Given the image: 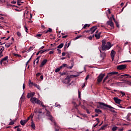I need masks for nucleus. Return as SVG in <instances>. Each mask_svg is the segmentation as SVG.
I'll return each mask as SVG.
<instances>
[{"mask_svg":"<svg viewBox=\"0 0 131 131\" xmlns=\"http://www.w3.org/2000/svg\"><path fill=\"white\" fill-rule=\"evenodd\" d=\"M102 43L101 48L102 51H107V50H110L112 47L110 42H107L106 45V40H102Z\"/></svg>","mask_w":131,"mask_h":131,"instance_id":"1","label":"nucleus"},{"mask_svg":"<svg viewBox=\"0 0 131 131\" xmlns=\"http://www.w3.org/2000/svg\"><path fill=\"white\" fill-rule=\"evenodd\" d=\"M71 65H72V66L69 67L68 64L63 63L60 67L56 69L55 70V72H56V73L59 72V71H60V70H61V69H62V68H65L66 67L68 68V69H72V68H73L74 64H73V63H72Z\"/></svg>","mask_w":131,"mask_h":131,"instance_id":"2","label":"nucleus"},{"mask_svg":"<svg viewBox=\"0 0 131 131\" xmlns=\"http://www.w3.org/2000/svg\"><path fill=\"white\" fill-rule=\"evenodd\" d=\"M79 75H72L70 76H67V77L64 80V83H69L70 82L71 80L70 78H74V77H77Z\"/></svg>","mask_w":131,"mask_h":131,"instance_id":"3","label":"nucleus"},{"mask_svg":"<svg viewBox=\"0 0 131 131\" xmlns=\"http://www.w3.org/2000/svg\"><path fill=\"white\" fill-rule=\"evenodd\" d=\"M30 101L33 104H38V105H40V100L37 99L36 97H31Z\"/></svg>","mask_w":131,"mask_h":131,"instance_id":"4","label":"nucleus"},{"mask_svg":"<svg viewBox=\"0 0 131 131\" xmlns=\"http://www.w3.org/2000/svg\"><path fill=\"white\" fill-rule=\"evenodd\" d=\"M98 105H97V108H98L99 109H104V107H106V104H105L103 102H98Z\"/></svg>","mask_w":131,"mask_h":131,"instance_id":"5","label":"nucleus"},{"mask_svg":"<svg viewBox=\"0 0 131 131\" xmlns=\"http://www.w3.org/2000/svg\"><path fill=\"white\" fill-rule=\"evenodd\" d=\"M127 66L126 64L119 65L117 66V69H118V70H124V69L126 68Z\"/></svg>","mask_w":131,"mask_h":131,"instance_id":"6","label":"nucleus"},{"mask_svg":"<svg viewBox=\"0 0 131 131\" xmlns=\"http://www.w3.org/2000/svg\"><path fill=\"white\" fill-rule=\"evenodd\" d=\"M46 115L48 116V117H49V119L51 120V121H52V122H54V117H53V116L51 115L50 111H47Z\"/></svg>","mask_w":131,"mask_h":131,"instance_id":"7","label":"nucleus"},{"mask_svg":"<svg viewBox=\"0 0 131 131\" xmlns=\"http://www.w3.org/2000/svg\"><path fill=\"white\" fill-rule=\"evenodd\" d=\"M105 76V74H100L97 79L98 82H101L102 80H103V78H104V77Z\"/></svg>","mask_w":131,"mask_h":131,"instance_id":"8","label":"nucleus"},{"mask_svg":"<svg viewBox=\"0 0 131 131\" xmlns=\"http://www.w3.org/2000/svg\"><path fill=\"white\" fill-rule=\"evenodd\" d=\"M105 107H106L107 108H109L108 110L111 111V112H112L113 113H116V111L114 110V107L111 106V105L106 104V106Z\"/></svg>","mask_w":131,"mask_h":131,"instance_id":"9","label":"nucleus"},{"mask_svg":"<svg viewBox=\"0 0 131 131\" xmlns=\"http://www.w3.org/2000/svg\"><path fill=\"white\" fill-rule=\"evenodd\" d=\"M114 101H115V102L116 104H120L121 103V99H120L118 98V97H114Z\"/></svg>","mask_w":131,"mask_h":131,"instance_id":"10","label":"nucleus"},{"mask_svg":"<svg viewBox=\"0 0 131 131\" xmlns=\"http://www.w3.org/2000/svg\"><path fill=\"white\" fill-rule=\"evenodd\" d=\"M106 25H110L112 28H114V24L112 20L107 21L106 23Z\"/></svg>","mask_w":131,"mask_h":131,"instance_id":"11","label":"nucleus"},{"mask_svg":"<svg viewBox=\"0 0 131 131\" xmlns=\"http://www.w3.org/2000/svg\"><path fill=\"white\" fill-rule=\"evenodd\" d=\"M48 62V60L45 59L44 60H43V61L41 62V64L39 66V67H40L41 68L43 67V66H45V65H46V64H47V63Z\"/></svg>","mask_w":131,"mask_h":131,"instance_id":"12","label":"nucleus"},{"mask_svg":"<svg viewBox=\"0 0 131 131\" xmlns=\"http://www.w3.org/2000/svg\"><path fill=\"white\" fill-rule=\"evenodd\" d=\"M96 30H97V26L92 27L91 28H90V31H91L90 34H93V33H94Z\"/></svg>","mask_w":131,"mask_h":131,"instance_id":"13","label":"nucleus"},{"mask_svg":"<svg viewBox=\"0 0 131 131\" xmlns=\"http://www.w3.org/2000/svg\"><path fill=\"white\" fill-rule=\"evenodd\" d=\"M120 77L121 78H131V76L129 75V74H124V75H120Z\"/></svg>","mask_w":131,"mask_h":131,"instance_id":"14","label":"nucleus"},{"mask_svg":"<svg viewBox=\"0 0 131 131\" xmlns=\"http://www.w3.org/2000/svg\"><path fill=\"white\" fill-rule=\"evenodd\" d=\"M115 74H118V72H111L107 73V77H110V76H113V75H115Z\"/></svg>","mask_w":131,"mask_h":131,"instance_id":"15","label":"nucleus"},{"mask_svg":"<svg viewBox=\"0 0 131 131\" xmlns=\"http://www.w3.org/2000/svg\"><path fill=\"white\" fill-rule=\"evenodd\" d=\"M116 54V52L114 50H112L111 53V56L112 57V60H114Z\"/></svg>","mask_w":131,"mask_h":131,"instance_id":"16","label":"nucleus"},{"mask_svg":"<svg viewBox=\"0 0 131 131\" xmlns=\"http://www.w3.org/2000/svg\"><path fill=\"white\" fill-rule=\"evenodd\" d=\"M0 48H2L0 49V58H2L4 55L3 54V52H4V50H5V48L2 46H0Z\"/></svg>","mask_w":131,"mask_h":131,"instance_id":"17","label":"nucleus"},{"mask_svg":"<svg viewBox=\"0 0 131 131\" xmlns=\"http://www.w3.org/2000/svg\"><path fill=\"white\" fill-rule=\"evenodd\" d=\"M8 59H9V56H6L4 58H3L0 61L1 65H3V62H5V61H7Z\"/></svg>","mask_w":131,"mask_h":131,"instance_id":"18","label":"nucleus"},{"mask_svg":"<svg viewBox=\"0 0 131 131\" xmlns=\"http://www.w3.org/2000/svg\"><path fill=\"white\" fill-rule=\"evenodd\" d=\"M20 123L21 125L24 126L27 123V120H21Z\"/></svg>","mask_w":131,"mask_h":131,"instance_id":"19","label":"nucleus"},{"mask_svg":"<svg viewBox=\"0 0 131 131\" xmlns=\"http://www.w3.org/2000/svg\"><path fill=\"white\" fill-rule=\"evenodd\" d=\"M100 52L101 53V54H100L101 58H102V59H104V58H105V57H106V53H102V51H101V50H100Z\"/></svg>","mask_w":131,"mask_h":131,"instance_id":"20","label":"nucleus"},{"mask_svg":"<svg viewBox=\"0 0 131 131\" xmlns=\"http://www.w3.org/2000/svg\"><path fill=\"white\" fill-rule=\"evenodd\" d=\"M113 20L115 21V23L118 28H119V24L115 20V18H114V16H112Z\"/></svg>","mask_w":131,"mask_h":131,"instance_id":"21","label":"nucleus"},{"mask_svg":"<svg viewBox=\"0 0 131 131\" xmlns=\"http://www.w3.org/2000/svg\"><path fill=\"white\" fill-rule=\"evenodd\" d=\"M49 51H50V50H41L40 51H39L40 54L41 55V54H43V53L46 52H49Z\"/></svg>","mask_w":131,"mask_h":131,"instance_id":"22","label":"nucleus"},{"mask_svg":"<svg viewBox=\"0 0 131 131\" xmlns=\"http://www.w3.org/2000/svg\"><path fill=\"white\" fill-rule=\"evenodd\" d=\"M95 112L96 113H97L98 114H101V113H102V111H101V110L98 108H96L95 110Z\"/></svg>","mask_w":131,"mask_h":131,"instance_id":"23","label":"nucleus"},{"mask_svg":"<svg viewBox=\"0 0 131 131\" xmlns=\"http://www.w3.org/2000/svg\"><path fill=\"white\" fill-rule=\"evenodd\" d=\"M96 121H97V123H96L95 125H93V127H96V126H98V125L99 124V123H100V120L99 119V118H96Z\"/></svg>","mask_w":131,"mask_h":131,"instance_id":"24","label":"nucleus"},{"mask_svg":"<svg viewBox=\"0 0 131 131\" xmlns=\"http://www.w3.org/2000/svg\"><path fill=\"white\" fill-rule=\"evenodd\" d=\"M107 126V125H104L103 126H102L99 129L98 131H100V130H103L104 129H105V127H106Z\"/></svg>","mask_w":131,"mask_h":131,"instance_id":"25","label":"nucleus"},{"mask_svg":"<svg viewBox=\"0 0 131 131\" xmlns=\"http://www.w3.org/2000/svg\"><path fill=\"white\" fill-rule=\"evenodd\" d=\"M34 86H35V88H37L38 89V90H40V86H39V85H37V84L34 83L33 85Z\"/></svg>","mask_w":131,"mask_h":131,"instance_id":"26","label":"nucleus"},{"mask_svg":"<svg viewBox=\"0 0 131 131\" xmlns=\"http://www.w3.org/2000/svg\"><path fill=\"white\" fill-rule=\"evenodd\" d=\"M52 31H53V30H52L51 28H49V30H48L47 31H44V33L45 34H47V33H49V32H52Z\"/></svg>","mask_w":131,"mask_h":131,"instance_id":"27","label":"nucleus"},{"mask_svg":"<svg viewBox=\"0 0 131 131\" xmlns=\"http://www.w3.org/2000/svg\"><path fill=\"white\" fill-rule=\"evenodd\" d=\"M126 118H127V120H128V121H130V114H128L126 116Z\"/></svg>","mask_w":131,"mask_h":131,"instance_id":"28","label":"nucleus"},{"mask_svg":"<svg viewBox=\"0 0 131 131\" xmlns=\"http://www.w3.org/2000/svg\"><path fill=\"white\" fill-rule=\"evenodd\" d=\"M64 47V43H61L58 46H57V48L58 49H62Z\"/></svg>","mask_w":131,"mask_h":131,"instance_id":"29","label":"nucleus"},{"mask_svg":"<svg viewBox=\"0 0 131 131\" xmlns=\"http://www.w3.org/2000/svg\"><path fill=\"white\" fill-rule=\"evenodd\" d=\"M31 126L32 128H33V129H35V124H34V123L32 122Z\"/></svg>","mask_w":131,"mask_h":131,"instance_id":"30","label":"nucleus"},{"mask_svg":"<svg viewBox=\"0 0 131 131\" xmlns=\"http://www.w3.org/2000/svg\"><path fill=\"white\" fill-rule=\"evenodd\" d=\"M86 27H90V25L89 24L84 25L83 27L82 28V29H86Z\"/></svg>","mask_w":131,"mask_h":131,"instance_id":"31","label":"nucleus"},{"mask_svg":"<svg viewBox=\"0 0 131 131\" xmlns=\"http://www.w3.org/2000/svg\"><path fill=\"white\" fill-rule=\"evenodd\" d=\"M94 36L96 37V38H97V39H99V38H100V36H100V35L99 34H96L95 35H94Z\"/></svg>","mask_w":131,"mask_h":131,"instance_id":"32","label":"nucleus"},{"mask_svg":"<svg viewBox=\"0 0 131 131\" xmlns=\"http://www.w3.org/2000/svg\"><path fill=\"white\" fill-rule=\"evenodd\" d=\"M73 104H74V107H75V109H76V110H77V109H78L77 108V107H78L79 105H77V104H76V103H75V102H73Z\"/></svg>","mask_w":131,"mask_h":131,"instance_id":"33","label":"nucleus"},{"mask_svg":"<svg viewBox=\"0 0 131 131\" xmlns=\"http://www.w3.org/2000/svg\"><path fill=\"white\" fill-rule=\"evenodd\" d=\"M117 128H118V127L117 126H114V127H113L112 130L113 131H116V130H117Z\"/></svg>","mask_w":131,"mask_h":131,"instance_id":"34","label":"nucleus"},{"mask_svg":"<svg viewBox=\"0 0 131 131\" xmlns=\"http://www.w3.org/2000/svg\"><path fill=\"white\" fill-rule=\"evenodd\" d=\"M54 124L55 126V131H59V128H56V127L57 126V123L56 122H54Z\"/></svg>","mask_w":131,"mask_h":131,"instance_id":"35","label":"nucleus"},{"mask_svg":"<svg viewBox=\"0 0 131 131\" xmlns=\"http://www.w3.org/2000/svg\"><path fill=\"white\" fill-rule=\"evenodd\" d=\"M13 56L15 57H18L19 58H21V55L16 54V53H13Z\"/></svg>","mask_w":131,"mask_h":131,"instance_id":"36","label":"nucleus"},{"mask_svg":"<svg viewBox=\"0 0 131 131\" xmlns=\"http://www.w3.org/2000/svg\"><path fill=\"white\" fill-rule=\"evenodd\" d=\"M40 105L43 107V108H46V105H43V102L42 101H40Z\"/></svg>","mask_w":131,"mask_h":131,"instance_id":"37","label":"nucleus"},{"mask_svg":"<svg viewBox=\"0 0 131 131\" xmlns=\"http://www.w3.org/2000/svg\"><path fill=\"white\" fill-rule=\"evenodd\" d=\"M80 37H82V35H79L75 37V40H76V39H78V38H80Z\"/></svg>","mask_w":131,"mask_h":131,"instance_id":"38","label":"nucleus"},{"mask_svg":"<svg viewBox=\"0 0 131 131\" xmlns=\"http://www.w3.org/2000/svg\"><path fill=\"white\" fill-rule=\"evenodd\" d=\"M31 94H30V93H28V95L27 96V97L28 98V99H30V98H31Z\"/></svg>","mask_w":131,"mask_h":131,"instance_id":"39","label":"nucleus"},{"mask_svg":"<svg viewBox=\"0 0 131 131\" xmlns=\"http://www.w3.org/2000/svg\"><path fill=\"white\" fill-rule=\"evenodd\" d=\"M17 35L18 36V37H21V33H20V32H17Z\"/></svg>","mask_w":131,"mask_h":131,"instance_id":"40","label":"nucleus"},{"mask_svg":"<svg viewBox=\"0 0 131 131\" xmlns=\"http://www.w3.org/2000/svg\"><path fill=\"white\" fill-rule=\"evenodd\" d=\"M32 58V56H31V58L29 59V60L27 62L26 66H27V65H28V64H29V62H30V60H31Z\"/></svg>","mask_w":131,"mask_h":131,"instance_id":"41","label":"nucleus"},{"mask_svg":"<svg viewBox=\"0 0 131 131\" xmlns=\"http://www.w3.org/2000/svg\"><path fill=\"white\" fill-rule=\"evenodd\" d=\"M30 94H31V96L32 97H34V95H35V93H34V92H31V93H30Z\"/></svg>","mask_w":131,"mask_h":131,"instance_id":"42","label":"nucleus"},{"mask_svg":"<svg viewBox=\"0 0 131 131\" xmlns=\"http://www.w3.org/2000/svg\"><path fill=\"white\" fill-rule=\"evenodd\" d=\"M120 94H121L122 96H125V93L122 91H119Z\"/></svg>","mask_w":131,"mask_h":131,"instance_id":"43","label":"nucleus"},{"mask_svg":"<svg viewBox=\"0 0 131 131\" xmlns=\"http://www.w3.org/2000/svg\"><path fill=\"white\" fill-rule=\"evenodd\" d=\"M84 32H86V33H89V34H91V29H90V30H87V31H84Z\"/></svg>","mask_w":131,"mask_h":131,"instance_id":"44","label":"nucleus"},{"mask_svg":"<svg viewBox=\"0 0 131 131\" xmlns=\"http://www.w3.org/2000/svg\"><path fill=\"white\" fill-rule=\"evenodd\" d=\"M12 42L10 43V44H6V47H7V48H10V47H11V45H12Z\"/></svg>","mask_w":131,"mask_h":131,"instance_id":"45","label":"nucleus"},{"mask_svg":"<svg viewBox=\"0 0 131 131\" xmlns=\"http://www.w3.org/2000/svg\"><path fill=\"white\" fill-rule=\"evenodd\" d=\"M107 79H108V77L106 76V77H105L104 79H103V82H105Z\"/></svg>","mask_w":131,"mask_h":131,"instance_id":"46","label":"nucleus"},{"mask_svg":"<svg viewBox=\"0 0 131 131\" xmlns=\"http://www.w3.org/2000/svg\"><path fill=\"white\" fill-rule=\"evenodd\" d=\"M15 123H14V122H13L12 121H11V122H10L9 125H13Z\"/></svg>","mask_w":131,"mask_h":131,"instance_id":"47","label":"nucleus"},{"mask_svg":"<svg viewBox=\"0 0 131 131\" xmlns=\"http://www.w3.org/2000/svg\"><path fill=\"white\" fill-rule=\"evenodd\" d=\"M81 108H82V109H84V110H86L88 108H86V107H85L84 105H81Z\"/></svg>","mask_w":131,"mask_h":131,"instance_id":"48","label":"nucleus"},{"mask_svg":"<svg viewBox=\"0 0 131 131\" xmlns=\"http://www.w3.org/2000/svg\"><path fill=\"white\" fill-rule=\"evenodd\" d=\"M59 74H60V75H66V73H65V72L62 73V72H60L59 73Z\"/></svg>","mask_w":131,"mask_h":131,"instance_id":"49","label":"nucleus"},{"mask_svg":"<svg viewBox=\"0 0 131 131\" xmlns=\"http://www.w3.org/2000/svg\"><path fill=\"white\" fill-rule=\"evenodd\" d=\"M29 84H32V85H33V84H34V83L31 82V81L30 80H29Z\"/></svg>","mask_w":131,"mask_h":131,"instance_id":"50","label":"nucleus"},{"mask_svg":"<svg viewBox=\"0 0 131 131\" xmlns=\"http://www.w3.org/2000/svg\"><path fill=\"white\" fill-rule=\"evenodd\" d=\"M24 28H25V29L26 32H28V29L27 28V27H26V26H24Z\"/></svg>","mask_w":131,"mask_h":131,"instance_id":"51","label":"nucleus"},{"mask_svg":"<svg viewBox=\"0 0 131 131\" xmlns=\"http://www.w3.org/2000/svg\"><path fill=\"white\" fill-rule=\"evenodd\" d=\"M41 75V74L40 73H38L36 74V76L37 77H38V76H40Z\"/></svg>","mask_w":131,"mask_h":131,"instance_id":"52","label":"nucleus"},{"mask_svg":"<svg viewBox=\"0 0 131 131\" xmlns=\"http://www.w3.org/2000/svg\"><path fill=\"white\" fill-rule=\"evenodd\" d=\"M66 54H68L67 52H62V56H65V55H66Z\"/></svg>","mask_w":131,"mask_h":131,"instance_id":"53","label":"nucleus"},{"mask_svg":"<svg viewBox=\"0 0 131 131\" xmlns=\"http://www.w3.org/2000/svg\"><path fill=\"white\" fill-rule=\"evenodd\" d=\"M41 34H38L36 35V37H40L41 36Z\"/></svg>","mask_w":131,"mask_h":131,"instance_id":"54","label":"nucleus"},{"mask_svg":"<svg viewBox=\"0 0 131 131\" xmlns=\"http://www.w3.org/2000/svg\"><path fill=\"white\" fill-rule=\"evenodd\" d=\"M38 113H39V114H41V113H42L41 109L39 110V111H38Z\"/></svg>","mask_w":131,"mask_h":131,"instance_id":"55","label":"nucleus"},{"mask_svg":"<svg viewBox=\"0 0 131 131\" xmlns=\"http://www.w3.org/2000/svg\"><path fill=\"white\" fill-rule=\"evenodd\" d=\"M41 57V56H38V57H37V58H36L37 61H39V59H40V57Z\"/></svg>","mask_w":131,"mask_h":131,"instance_id":"56","label":"nucleus"},{"mask_svg":"<svg viewBox=\"0 0 131 131\" xmlns=\"http://www.w3.org/2000/svg\"><path fill=\"white\" fill-rule=\"evenodd\" d=\"M32 50H33V47H30L29 48V51H32Z\"/></svg>","mask_w":131,"mask_h":131,"instance_id":"57","label":"nucleus"},{"mask_svg":"<svg viewBox=\"0 0 131 131\" xmlns=\"http://www.w3.org/2000/svg\"><path fill=\"white\" fill-rule=\"evenodd\" d=\"M17 2L16 1H13L11 2V4L15 5Z\"/></svg>","mask_w":131,"mask_h":131,"instance_id":"58","label":"nucleus"},{"mask_svg":"<svg viewBox=\"0 0 131 131\" xmlns=\"http://www.w3.org/2000/svg\"><path fill=\"white\" fill-rule=\"evenodd\" d=\"M54 51H51L49 52L50 55H52V54H54Z\"/></svg>","mask_w":131,"mask_h":131,"instance_id":"59","label":"nucleus"},{"mask_svg":"<svg viewBox=\"0 0 131 131\" xmlns=\"http://www.w3.org/2000/svg\"><path fill=\"white\" fill-rule=\"evenodd\" d=\"M67 57L69 58H70V54L69 53H68H68H67Z\"/></svg>","mask_w":131,"mask_h":131,"instance_id":"60","label":"nucleus"},{"mask_svg":"<svg viewBox=\"0 0 131 131\" xmlns=\"http://www.w3.org/2000/svg\"><path fill=\"white\" fill-rule=\"evenodd\" d=\"M78 97L79 98V99H80L81 96H80V92L78 91Z\"/></svg>","mask_w":131,"mask_h":131,"instance_id":"61","label":"nucleus"},{"mask_svg":"<svg viewBox=\"0 0 131 131\" xmlns=\"http://www.w3.org/2000/svg\"><path fill=\"white\" fill-rule=\"evenodd\" d=\"M88 38L90 39V40H92L93 37H92V36H90Z\"/></svg>","mask_w":131,"mask_h":131,"instance_id":"62","label":"nucleus"},{"mask_svg":"<svg viewBox=\"0 0 131 131\" xmlns=\"http://www.w3.org/2000/svg\"><path fill=\"white\" fill-rule=\"evenodd\" d=\"M86 113H88V114H90V111H89V110L87 108L86 110Z\"/></svg>","mask_w":131,"mask_h":131,"instance_id":"63","label":"nucleus"},{"mask_svg":"<svg viewBox=\"0 0 131 131\" xmlns=\"http://www.w3.org/2000/svg\"><path fill=\"white\" fill-rule=\"evenodd\" d=\"M57 51H58V54H61V50L58 49Z\"/></svg>","mask_w":131,"mask_h":131,"instance_id":"64","label":"nucleus"}]
</instances>
